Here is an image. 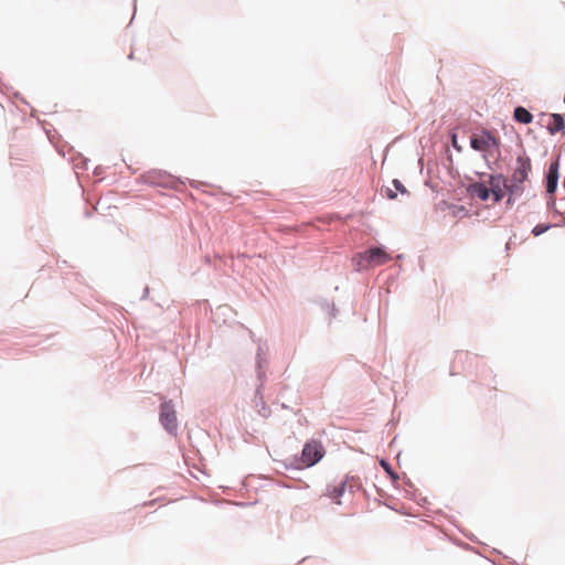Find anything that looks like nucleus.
<instances>
[{"instance_id": "obj_9", "label": "nucleus", "mask_w": 565, "mask_h": 565, "mask_svg": "<svg viewBox=\"0 0 565 565\" xmlns=\"http://www.w3.org/2000/svg\"><path fill=\"white\" fill-rule=\"evenodd\" d=\"M558 181V161L553 162L547 172L546 177V191L548 193H554L557 188Z\"/></svg>"}, {"instance_id": "obj_5", "label": "nucleus", "mask_w": 565, "mask_h": 565, "mask_svg": "<svg viewBox=\"0 0 565 565\" xmlns=\"http://www.w3.org/2000/svg\"><path fill=\"white\" fill-rule=\"evenodd\" d=\"M471 148L477 151H490L499 146V140L490 132L482 131L479 136H473L470 140Z\"/></svg>"}, {"instance_id": "obj_8", "label": "nucleus", "mask_w": 565, "mask_h": 565, "mask_svg": "<svg viewBox=\"0 0 565 565\" xmlns=\"http://www.w3.org/2000/svg\"><path fill=\"white\" fill-rule=\"evenodd\" d=\"M143 178L146 182L158 186H168L171 182L170 177L161 171H150Z\"/></svg>"}, {"instance_id": "obj_1", "label": "nucleus", "mask_w": 565, "mask_h": 565, "mask_svg": "<svg viewBox=\"0 0 565 565\" xmlns=\"http://www.w3.org/2000/svg\"><path fill=\"white\" fill-rule=\"evenodd\" d=\"M392 257L381 247H372L353 256L352 263L356 270H365L371 267L388 263Z\"/></svg>"}, {"instance_id": "obj_10", "label": "nucleus", "mask_w": 565, "mask_h": 565, "mask_svg": "<svg viewBox=\"0 0 565 565\" xmlns=\"http://www.w3.org/2000/svg\"><path fill=\"white\" fill-rule=\"evenodd\" d=\"M468 190L472 196L478 198L481 201H487L490 198V191L488 186L482 182L470 184Z\"/></svg>"}, {"instance_id": "obj_16", "label": "nucleus", "mask_w": 565, "mask_h": 565, "mask_svg": "<svg viewBox=\"0 0 565 565\" xmlns=\"http://www.w3.org/2000/svg\"><path fill=\"white\" fill-rule=\"evenodd\" d=\"M387 196H388L390 199H395V198H396V193H394L392 190H388V192H387Z\"/></svg>"}, {"instance_id": "obj_14", "label": "nucleus", "mask_w": 565, "mask_h": 565, "mask_svg": "<svg viewBox=\"0 0 565 565\" xmlns=\"http://www.w3.org/2000/svg\"><path fill=\"white\" fill-rule=\"evenodd\" d=\"M393 184H394L396 190H398V191H401L403 193L406 192L404 185L402 184V182L399 180H397V179L393 180Z\"/></svg>"}, {"instance_id": "obj_2", "label": "nucleus", "mask_w": 565, "mask_h": 565, "mask_svg": "<svg viewBox=\"0 0 565 565\" xmlns=\"http://www.w3.org/2000/svg\"><path fill=\"white\" fill-rule=\"evenodd\" d=\"M531 169L532 164L529 157L520 156L516 158L515 169L509 180L510 195H520L523 192V183L527 180Z\"/></svg>"}, {"instance_id": "obj_12", "label": "nucleus", "mask_w": 565, "mask_h": 565, "mask_svg": "<svg viewBox=\"0 0 565 565\" xmlns=\"http://www.w3.org/2000/svg\"><path fill=\"white\" fill-rule=\"evenodd\" d=\"M514 119L522 124H530L533 120V116L527 109L516 107L514 110Z\"/></svg>"}, {"instance_id": "obj_15", "label": "nucleus", "mask_w": 565, "mask_h": 565, "mask_svg": "<svg viewBox=\"0 0 565 565\" xmlns=\"http://www.w3.org/2000/svg\"><path fill=\"white\" fill-rule=\"evenodd\" d=\"M381 465H382V467H383L387 472H390V473H391V471H390V466H388L384 460L381 462Z\"/></svg>"}, {"instance_id": "obj_6", "label": "nucleus", "mask_w": 565, "mask_h": 565, "mask_svg": "<svg viewBox=\"0 0 565 565\" xmlns=\"http://www.w3.org/2000/svg\"><path fill=\"white\" fill-rule=\"evenodd\" d=\"M160 422L162 426L170 434H177L178 430V419L177 413L173 406L170 403H163L160 409Z\"/></svg>"}, {"instance_id": "obj_17", "label": "nucleus", "mask_w": 565, "mask_h": 565, "mask_svg": "<svg viewBox=\"0 0 565 565\" xmlns=\"http://www.w3.org/2000/svg\"><path fill=\"white\" fill-rule=\"evenodd\" d=\"M457 145H458V141L456 140V136H454V137H452V146H454L455 148L459 149Z\"/></svg>"}, {"instance_id": "obj_4", "label": "nucleus", "mask_w": 565, "mask_h": 565, "mask_svg": "<svg viewBox=\"0 0 565 565\" xmlns=\"http://www.w3.org/2000/svg\"><path fill=\"white\" fill-rule=\"evenodd\" d=\"M347 488L345 481H340L334 484H328L326 492L318 499L321 508H327V500L330 499L335 505L341 504V497L343 495Z\"/></svg>"}, {"instance_id": "obj_3", "label": "nucleus", "mask_w": 565, "mask_h": 565, "mask_svg": "<svg viewBox=\"0 0 565 565\" xmlns=\"http://www.w3.org/2000/svg\"><path fill=\"white\" fill-rule=\"evenodd\" d=\"M324 456V448L318 440H310L305 444L301 452V462L305 467H312Z\"/></svg>"}, {"instance_id": "obj_11", "label": "nucleus", "mask_w": 565, "mask_h": 565, "mask_svg": "<svg viewBox=\"0 0 565 565\" xmlns=\"http://www.w3.org/2000/svg\"><path fill=\"white\" fill-rule=\"evenodd\" d=\"M565 127L564 119L559 114H553L551 116V120L547 124V129L551 135H555L558 131H562Z\"/></svg>"}, {"instance_id": "obj_13", "label": "nucleus", "mask_w": 565, "mask_h": 565, "mask_svg": "<svg viewBox=\"0 0 565 565\" xmlns=\"http://www.w3.org/2000/svg\"><path fill=\"white\" fill-rule=\"evenodd\" d=\"M550 227H551L550 224H539V225L534 226V228L532 230V233L534 236H539V235L545 233Z\"/></svg>"}, {"instance_id": "obj_7", "label": "nucleus", "mask_w": 565, "mask_h": 565, "mask_svg": "<svg viewBox=\"0 0 565 565\" xmlns=\"http://www.w3.org/2000/svg\"><path fill=\"white\" fill-rule=\"evenodd\" d=\"M489 191L493 202H500L504 196V190H509L508 180L502 174H491L489 177Z\"/></svg>"}]
</instances>
